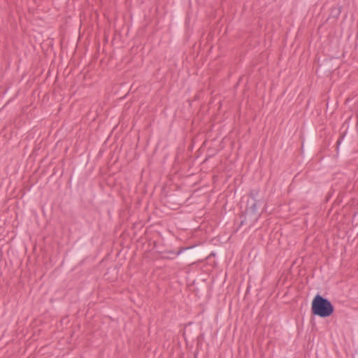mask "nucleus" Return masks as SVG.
Segmentation results:
<instances>
[{
  "mask_svg": "<svg viewBox=\"0 0 358 358\" xmlns=\"http://www.w3.org/2000/svg\"><path fill=\"white\" fill-rule=\"evenodd\" d=\"M258 201H255L245 210V220L246 222L249 221L251 225L255 224L260 217V213L258 212Z\"/></svg>",
  "mask_w": 358,
  "mask_h": 358,
  "instance_id": "f03ea898",
  "label": "nucleus"
},
{
  "mask_svg": "<svg viewBox=\"0 0 358 358\" xmlns=\"http://www.w3.org/2000/svg\"><path fill=\"white\" fill-rule=\"evenodd\" d=\"M189 248H192V247H187V248H180L177 252H176V256H179L180 255H181L182 252H184L185 250L189 249Z\"/></svg>",
  "mask_w": 358,
  "mask_h": 358,
  "instance_id": "7ed1b4c3",
  "label": "nucleus"
},
{
  "mask_svg": "<svg viewBox=\"0 0 358 358\" xmlns=\"http://www.w3.org/2000/svg\"><path fill=\"white\" fill-rule=\"evenodd\" d=\"M334 308L331 301L317 294L312 301L311 312L314 315L324 318L334 313Z\"/></svg>",
  "mask_w": 358,
  "mask_h": 358,
  "instance_id": "f257e3e1",
  "label": "nucleus"
}]
</instances>
